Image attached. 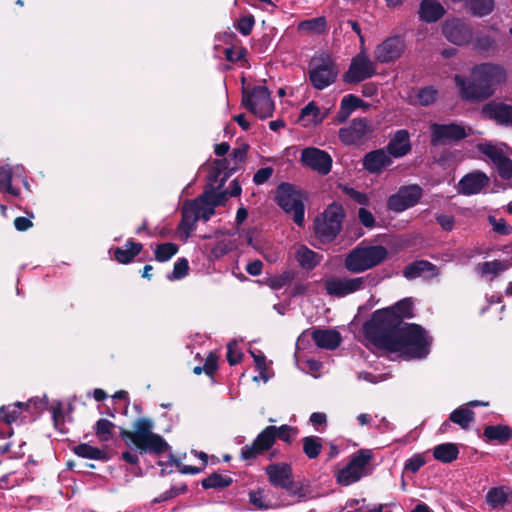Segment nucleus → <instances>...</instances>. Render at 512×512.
Here are the masks:
<instances>
[{
	"mask_svg": "<svg viewBox=\"0 0 512 512\" xmlns=\"http://www.w3.org/2000/svg\"><path fill=\"white\" fill-rule=\"evenodd\" d=\"M375 347L389 352H399L409 359H424L431 350L433 338L421 326L415 323L397 328L372 332L365 335Z\"/></svg>",
	"mask_w": 512,
	"mask_h": 512,
	"instance_id": "nucleus-1",
	"label": "nucleus"
},
{
	"mask_svg": "<svg viewBox=\"0 0 512 512\" xmlns=\"http://www.w3.org/2000/svg\"><path fill=\"white\" fill-rule=\"evenodd\" d=\"M154 423L149 418H138L134 425V431L121 429L120 436L127 445L132 443L141 454L160 455L170 449L167 441L159 434L154 433Z\"/></svg>",
	"mask_w": 512,
	"mask_h": 512,
	"instance_id": "nucleus-2",
	"label": "nucleus"
},
{
	"mask_svg": "<svg viewBox=\"0 0 512 512\" xmlns=\"http://www.w3.org/2000/svg\"><path fill=\"white\" fill-rule=\"evenodd\" d=\"M413 307V299L404 298L391 307L376 310L363 326L364 335L407 325L404 319L414 317Z\"/></svg>",
	"mask_w": 512,
	"mask_h": 512,
	"instance_id": "nucleus-3",
	"label": "nucleus"
},
{
	"mask_svg": "<svg viewBox=\"0 0 512 512\" xmlns=\"http://www.w3.org/2000/svg\"><path fill=\"white\" fill-rule=\"evenodd\" d=\"M388 255L382 245L357 246L346 256L344 266L351 273H362L382 263Z\"/></svg>",
	"mask_w": 512,
	"mask_h": 512,
	"instance_id": "nucleus-4",
	"label": "nucleus"
},
{
	"mask_svg": "<svg viewBox=\"0 0 512 512\" xmlns=\"http://www.w3.org/2000/svg\"><path fill=\"white\" fill-rule=\"evenodd\" d=\"M338 68L330 55H315L309 62V79L317 90H323L333 84L338 76Z\"/></svg>",
	"mask_w": 512,
	"mask_h": 512,
	"instance_id": "nucleus-5",
	"label": "nucleus"
},
{
	"mask_svg": "<svg viewBox=\"0 0 512 512\" xmlns=\"http://www.w3.org/2000/svg\"><path fill=\"white\" fill-rule=\"evenodd\" d=\"M344 210L338 204L329 205L321 217L315 220V234L323 242H329L335 239L342 227Z\"/></svg>",
	"mask_w": 512,
	"mask_h": 512,
	"instance_id": "nucleus-6",
	"label": "nucleus"
},
{
	"mask_svg": "<svg viewBox=\"0 0 512 512\" xmlns=\"http://www.w3.org/2000/svg\"><path fill=\"white\" fill-rule=\"evenodd\" d=\"M242 105L261 119L271 117L274 103L266 86H255L251 91L242 89Z\"/></svg>",
	"mask_w": 512,
	"mask_h": 512,
	"instance_id": "nucleus-7",
	"label": "nucleus"
},
{
	"mask_svg": "<svg viewBox=\"0 0 512 512\" xmlns=\"http://www.w3.org/2000/svg\"><path fill=\"white\" fill-rule=\"evenodd\" d=\"M276 200L286 213L293 215V221L297 225H303L305 207L300 191L289 183H282L277 188Z\"/></svg>",
	"mask_w": 512,
	"mask_h": 512,
	"instance_id": "nucleus-8",
	"label": "nucleus"
},
{
	"mask_svg": "<svg viewBox=\"0 0 512 512\" xmlns=\"http://www.w3.org/2000/svg\"><path fill=\"white\" fill-rule=\"evenodd\" d=\"M373 457L371 450L360 449L352 455L350 462L337 474V481L342 485L357 482L365 475V468Z\"/></svg>",
	"mask_w": 512,
	"mask_h": 512,
	"instance_id": "nucleus-9",
	"label": "nucleus"
},
{
	"mask_svg": "<svg viewBox=\"0 0 512 512\" xmlns=\"http://www.w3.org/2000/svg\"><path fill=\"white\" fill-rule=\"evenodd\" d=\"M376 73V64L367 54L360 52L352 58L348 70L343 74V81L346 84H358L372 78Z\"/></svg>",
	"mask_w": 512,
	"mask_h": 512,
	"instance_id": "nucleus-10",
	"label": "nucleus"
},
{
	"mask_svg": "<svg viewBox=\"0 0 512 512\" xmlns=\"http://www.w3.org/2000/svg\"><path fill=\"white\" fill-rule=\"evenodd\" d=\"M476 148L493 163L497 174L502 180L512 179V160L500 146L492 142H484L478 143Z\"/></svg>",
	"mask_w": 512,
	"mask_h": 512,
	"instance_id": "nucleus-11",
	"label": "nucleus"
},
{
	"mask_svg": "<svg viewBox=\"0 0 512 512\" xmlns=\"http://www.w3.org/2000/svg\"><path fill=\"white\" fill-rule=\"evenodd\" d=\"M431 144L433 146L456 143L467 137L465 127L458 123L430 125Z\"/></svg>",
	"mask_w": 512,
	"mask_h": 512,
	"instance_id": "nucleus-12",
	"label": "nucleus"
},
{
	"mask_svg": "<svg viewBox=\"0 0 512 512\" xmlns=\"http://www.w3.org/2000/svg\"><path fill=\"white\" fill-rule=\"evenodd\" d=\"M421 196L422 188L419 185L403 186L388 198L387 207L393 212H403L416 205Z\"/></svg>",
	"mask_w": 512,
	"mask_h": 512,
	"instance_id": "nucleus-13",
	"label": "nucleus"
},
{
	"mask_svg": "<svg viewBox=\"0 0 512 512\" xmlns=\"http://www.w3.org/2000/svg\"><path fill=\"white\" fill-rule=\"evenodd\" d=\"M472 76L493 94L494 86L505 81L506 71L499 64L482 63L473 68Z\"/></svg>",
	"mask_w": 512,
	"mask_h": 512,
	"instance_id": "nucleus-14",
	"label": "nucleus"
},
{
	"mask_svg": "<svg viewBox=\"0 0 512 512\" xmlns=\"http://www.w3.org/2000/svg\"><path fill=\"white\" fill-rule=\"evenodd\" d=\"M442 33L449 42L458 46L468 44L473 35L471 27L458 18L447 19L442 26Z\"/></svg>",
	"mask_w": 512,
	"mask_h": 512,
	"instance_id": "nucleus-15",
	"label": "nucleus"
},
{
	"mask_svg": "<svg viewBox=\"0 0 512 512\" xmlns=\"http://www.w3.org/2000/svg\"><path fill=\"white\" fill-rule=\"evenodd\" d=\"M274 430H276V426L271 425L261 431L251 445H245L241 449V458L243 460H252L269 450L276 440Z\"/></svg>",
	"mask_w": 512,
	"mask_h": 512,
	"instance_id": "nucleus-16",
	"label": "nucleus"
},
{
	"mask_svg": "<svg viewBox=\"0 0 512 512\" xmlns=\"http://www.w3.org/2000/svg\"><path fill=\"white\" fill-rule=\"evenodd\" d=\"M454 81L456 86L459 88L461 97L464 100L481 101L492 95V91L483 87L481 82L474 77L473 79H469L461 75H455Z\"/></svg>",
	"mask_w": 512,
	"mask_h": 512,
	"instance_id": "nucleus-17",
	"label": "nucleus"
},
{
	"mask_svg": "<svg viewBox=\"0 0 512 512\" xmlns=\"http://www.w3.org/2000/svg\"><path fill=\"white\" fill-rule=\"evenodd\" d=\"M310 335L316 346L322 349L334 350L341 343V335L338 331L333 329L314 328L311 331L305 330L298 337L297 343H303L305 338Z\"/></svg>",
	"mask_w": 512,
	"mask_h": 512,
	"instance_id": "nucleus-18",
	"label": "nucleus"
},
{
	"mask_svg": "<svg viewBox=\"0 0 512 512\" xmlns=\"http://www.w3.org/2000/svg\"><path fill=\"white\" fill-rule=\"evenodd\" d=\"M366 278H330L325 281V289L329 295L344 297L364 288Z\"/></svg>",
	"mask_w": 512,
	"mask_h": 512,
	"instance_id": "nucleus-19",
	"label": "nucleus"
},
{
	"mask_svg": "<svg viewBox=\"0 0 512 512\" xmlns=\"http://www.w3.org/2000/svg\"><path fill=\"white\" fill-rule=\"evenodd\" d=\"M404 49V40L400 36H391L376 46L374 58L379 63H389L398 59Z\"/></svg>",
	"mask_w": 512,
	"mask_h": 512,
	"instance_id": "nucleus-20",
	"label": "nucleus"
},
{
	"mask_svg": "<svg viewBox=\"0 0 512 512\" xmlns=\"http://www.w3.org/2000/svg\"><path fill=\"white\" fill-rule=\"evenodd\" d=\"M301 161L321 175H327L331 171L332 158L324 150L314 147L305 148L301 153Z\"/></svg>",
	"mask_w": 512,
	"mask_h": 512,
	"instance_id": "nucleus-21",
	"label": "nucleus"
},
{
	"mask_svg": "<svg viewBox=\"0 0 512 512\" xmlns=\"http://www.w3.org/2000/svg\"><path fill=\"white\" fill-rule=\"evenodd\" d=\"M372 132V124L366 118H355L349 126L339 130V138L346 145L357 144Z\"/></svg>",
	"mask_w": 512,
	"mask_h": 512,
	"instance_id": "nucleus-22",
	"label": "nucleus"
},
{
	"mask_svg": "<svg viewBox=\"0 0 512 512\" xmlns=\"http://www.w3.org/2000/svg\"><path fill=\"white\" fill-rule=\"evenodd\" d=\"M482 114L498 125L512 127V105L510 104L490 101L483 106Z\"/></svg>",
	"mask_w": 512,
	"mask_h": 512,
	"instance_id": "nucleus-23",
	"label": "nucleus"
},
{
	"mask_svg": "<svg viewBox=\"0 0 512 512\" xmlns=\"http://www.w3.org/2000/svg\"><path fill=\"white\" fill-rule=\"evenodd\" d=\"M265 472L268 476L269 482L274 487L284 489L293 479L292 468L287 463L270 464L265 468Z\"/></svg>",
	"mask_w": 512,
	"mask_h": 512,
	"instance_id": "nucleus-24",
	"label": "nucleus"
},
{
	"mask_svg": "<svg viewBox=\"0 0 512 512\" xmlns=\"http://www.w3.org/2000/svg\"><path fill=\"white\" fill-rule=\"evenodd\" d=\"M391 164L390 155L384 149L370 151L363 158V167L369 173L378 174Z\"/></svg>",
	"mask_w": 512,
	"mask_h": 512,
	"instance_id": "nucleus-25",
	"label": "nucleus"
},
{
	"mask_svg": "<svg viewBox=\"0 0 512 512\" xmlns=\"http://www.w3.org/2000/svg\"><path fill=\"white\" fill-rule=\"evenodd\" d=\"M489 183L484 172L475 171L465 175L459 182V191L464 195L479 193Z\"/></svg>",
	"mask_w": 512,
	"mask_h": 512,
	"instance_id": "nucleus-26",
	"label": "nucleus"
},
{
	"mask_svg": "<svg viewBox=\"0 0 512 512\" xmlns=\"http://www.w3.org/2000/svg\"><path fill=\"white\" fill-rule=\"evenodd\" d=\"M411 150L410 136L407 130L395 132L387 145V152L395 158L403 157Z\"/></svg>",
	"mask_w": 512,
	"mask_h": 512,
	"instance_id": "nucleus-27",
	"label": "nucleus"
},
{
	"mask_svg": "<svg viewBox=\"0 0 512 512\" xmlns=\"http://www.w3.org/2000/svg\"><path fill=\"white\" fill-rule=\"evenodd\" d=\"M419 18L427 23H434L445 14V9L437 0H423L419 7Z\"/></svg>",
	"mask_w": 512,
	"mask_h": 512,
	"instance_id": "nucleus-28",
	"label": "nucleus"
},
{
	"mask_svg": "<svg viewBox=\"0 0 512 512\" xmlns=\"http://www.w3.org/2000/svg\"><path fill=\"white\" fill-rule=\"evenodd\" d=\"M429 273L430 275H435L436 266L429 261L418 260L413 263L407 265L404 268L403 275L408 280L415 279L423 276L424 274Z\"/></svg>",
	"mask_w": 512,
	"mask_h": 512,
	"instance_id": "nucleus-29",
	"label": "nucleus"
},
{
	"mask_svg": "<svg viewBox=\"0 0 512 512\" xmlns=\"http://www.w3.org/2000/svg\"><path fill=\"white\" fill-rule=\"evenodd\" d=\"M143 248V245L133 240H128L124 247H117L114 250V258L121 264L130 263Z\"/></svg>",
	"mask_w": 512,
	"mask_h": 512,
	"instance_id": "nucleus-30",
	"label": "nucleus"
},
{
	"mask_svg": "<svg viewBox=\"0 0 512 512\" xmlns=\"http://www.w3.org/2000/svg\"><path fill=\"white\" fill-rule=\"evenodd\" d=\"M363 106H365V103L359 97L353 94L344 96L341 100L340 109L337 113L338 122H345L353 111Z\"/></svg>",
	"mask_w": 512,
	"mask_h": 512,
	"instance_id": "nucleus-31",
	"label": "nucleus"
},
{
	"mask_svg": "<svg viewBox=\"0 0 512 512\" xmlns=\"http://www.w3.org/2000/svg\"><path fill=\"white\" fill-rule=\"evenodd\" d=\"M197 213L194 212L190 204L185 205L182 209V219L178 225V230L183 235V238L187 240L192 231L195 229V224L198 221Z\"/></svg>",
	"mask_w": 512,
	"mask_h": 512,
	"instance_id": "nucleus-32",
	"label": "nucleus"
},
{
	"mask_svg": "<svg viewBox=\"0 0 512 512\" xmlns=\"http://www.w3.org/2000/svg\"><path fill=\"white\" fill-rule=\"evenodd\" d=\"M295 258L303 269L311 270L319 265L322 260V255H319L306 246H301L298 248Z\"/></svg>",
	"mask_w": 512,
	"mask_h": 512,
	"instance_id": "nucleus-33",
	"label": "nucleus"
},
{
	"mask_svg": "<svg viewBox=\"0 0 512 512\" xmlns=\"http://www.w3.org/2000/svg\"><path fill=\"white\" fill-rule=\"evenodd\" d=\"M459 450L454 443H443L433 449V456L436 460L443 463H451L457 459Z\"/></svg>",
	"mask_w": 512,
	"mask_h": 512,
	"instance_id": "nucleus-34",
	"label": "nucleus"
},
{
	"mask_svg": "<svg viewBox=\"0 0 512 512\" xmlns=\"http://www.w3.org/2000/svg\"><path fill=\"white\" fill-rule=\"evenodd\" d=\"M28 408V403L24 402H15L7 406H2L0 407V419L7 424H12L20 417L22 411Z\"/></svg>",
	"mask_w": 512,
	"mask_h": 512,
	"instance_id": "nucleus-35",
	"label": "nucleus"
},
{
	"mask_svg": "<svg viewBox=\"0 0 512 512\" xmlns=\"http://www.w3.org/2000/svg\"><path fill=\"white\" fill-rule=\"evenodd\" d=\"M510 494V489L507 487L491 488L486 494V502L492 508L503 507L508 501Z\"/></svg>",
	"mask_w": 512,
	"mask_h": 512,
	"instance_id": "nucleus-36",
	"label": "nucleus"
},
{
	"mask_svg": "<svg viewBox=\"0 0 512 512\" xmlns=\"http://www.w3.org/2000/svg\"><path fill=\"white\" fill-rule=\"evenodd\" d=\"M73 452L82 458L107 461L108 456L104 450L93 447L87 443H82L73 448Z\"/></svg>",
	"mask_w": 512,
	"mask_h": 512,
	"instance_id": "nucleus-37",
	"label": "nucleus"
},
{
	"mask_svg": "<svg viewBox=\"0 0 512 512\" xmlns=\"http://www.w3.org/2000/svg\"><path fill=\"white\" fill-rule=\"evenodd\" d=\"M484 436L488 440L505 443L512 437V430L506 425H491L485 427Z\"/></svg>",
	"mask_w": 512,
	"mask_h": 512,
	"instance_id": "nucleus-38",
	"label": "nucleus"
},
{
	"mask_svg": "<svg viewBox=\"0 0 512 512\" xmlns=\"http://www.w3.org/2000/svg\"><path fill=\"white\" fill-rule=\"evenodd\" d=\"M474 412L465 406L455 409L449 416V420L459 425L462 429H468L475 419Z\"/></svg>",
	"mask_w": 512,
	"mask_h": 512,
	"instance_id": "nucleus-39",
	"label": "nucleus"
},
{
	"mask_svg": "<svg viewBox=\"0 0 512 512\" xmlns=\"http://www.w3.org/2000/svg\"><path fill=\"white\" fill-rule=\"evenodd\" d=\"M12 176L13 171L10 165L6 164L0 167V191L17 197L20 191L12 186Z\"/></svg>",
	"mask_w": 512,
	"mask_h": 512,
	"instance_id": "nucleus-40",
	"label": "nucleus"
},
{
	"mask_svg": "<svg viewBox=\"0 0 512 512\" xmlns=\"http://www.w3.org/2000/svg\"><path fill=\"white\" fill-rule=\"evenodd\" d=\"M232 483L233 480L230 476L216 472L201 481L204 489H222L229 487Z\"/></svg>",
	"mask_w": 512,
	"mask_h": 512,
	"instance_id": "nucleus-41",
	"label": "nucleus"
},
{
	"mask_svg": "<svg viewBox=\"0 0 512 512\" xmlns=\"http://www.w3.org/2000/svg\"><path fill=\"white\" fill-rule=\"evenodd\" d=\"M323 116L315 104V102H309L304 108H302L299 119L305 122L306 125L319 124L323 121Z\"/></svg>",
	"mask_w": 512,
	"mask_h": 512,
	"instance_id": "nucleus-42",
	"label": "nucleus"
},
{
	"mask_svg": "<svg viewBox=\"0 0 512 512\" xmlns=\"http://www.w3.org/2000/svg\"><path fill=\"white\" fill-rule=\"evenodd\" d=\"M325 17H316L308 20L301 21L298 24L299 32H306L311 34H321L326 29Z\"/></svg>",
	"mask_w": 512,
	"mask_h": 512,
	"instance_id": "nucleus-43",
	"label": "nucleus"
},
{
	"mask_svg": "<svg viewBox=\"0 0 512 512\" xmlns=\"http://www.w3.org/2000/svg\"><path fill=\"white\" fill-rule=\"evenodd\" d=\"M303 452L309 459L317 458L322 450L321 439L316 436H307L302 439Z\"/></svg>",
	"mask_w": 512,
	"mask_h": 512,
	"instance_id": "nucleus-44",
	"label": "nucleus"
},
{
	"mask_svg": "<svg viewBox=\"0 0 512 512\" xmlns=\"http://www.w3.org/2000/svg\"><path fill=\"white\" fill-rule=\"evenodd\" d=\"M115 424L108 419L101 418L95 424V434L102 442H107L112 438V431Z\"/></svg>",
	"mask_w": 512,
	"mask_h": 512,
	"instance_id": "nucleus-45",
	"label": "nucleus"
},
{
	"mask_svg": "<svg viewBox=\"0 0 512 512\" xmlns=\"http://www.w3.org/2000/svg\"><path fill=\"white\" fill-rule=\"evenodd\" d=\"M198 219L208 221L215 213V209L207 202L201 201L200 197L190 203Z\"/></svg>",
	"mask_w": 512,
	"mask_h": 512,
	"instance_id": "nucleus-46",
	"label": "nucleus"
},
{
	"mask_svg": "<svg viewBox=\"0 0 512 512\" xmlns=\"http://www.w3.org/2000/svg\"><path fill=\"white\" fill-rule=\"evenodd\" d=\"M178 252V246L174 243H162L155 249V258L159 262L171 259Z\"/></svg>",
	"mask_w": 512,
	"mask_h": 512,
	"instance_id": "nucleus-47",
	"label": "nucleus"
},
{
	"mask_svg": "<svg viewBox=\"0 0 512 512\" xmlns=\"http://www.w3.org/2000/svg\"><path fill=\"white\" fill-rule=\"evenodd\" d=\"M507 268L508 265L500 260L487 261L478 265V270L482 275L493 274L494 276H497Z\"/></svg>",
	"mask_w": 512,
	"mask_h": 512,
	"instance_id": "nucleus-48",
	"label": "nucleus"
},
{
	"mask_svg": "<svg viewBox=\"0 0 512 512\" xmlns=\"http://www.w3.org/2000/svg\"><path fill=\"white\" fill-rule=\"evenodd\" d=\"M470 10L474 15L485 16L488 15L494 6L493 0H467Z\"/></svg>",
	"mask_w": 512,
	"mask_h": 512,
	"instance_id": "nucleus-49",
	"label": "nucleus"
},
{
	"mask_svg": "<svg viewBox=\"0 0 512 512\" xmlns=\"http://www.w3.org/2000/svg\"><path fill=\"white\" fill-rule=\"evenodd\" d=\"M474 46L476 50L485 54L494 53L497 49L494 38L489 35L477 36Z\"/></svg>",
	"mask_w": 512,
	"mask_h": 512,
	"instance_id": "nucleus-50",
	"label": "nucleus"
},
{
	"mask_svg": "<svg viewBox=\"0 0 512 512\" xmlns=\"http://www.w3.org/2000/svg\"><path fill=\"white\" fill-rule=\"evenodd\" d=\"M201 201L209 203L214 209L216 206L222 205L227 200V192L205 191L200 196Z\"/></svg>",
	"mask_w": 512,
	"mask_h": 512,
	"instance_id": "nucleus-51",
	"label": "nucleus"
},
{
	"mask_svg": "<svg viewBox=\"0 0 512 512\" xmlns=\"http://www.w3.org/2000/svg\"><path fill=\"white\" fill-rule=\"evenodd\" d=\"M188 271H189V264H188L187 259L180 258L175 262L173 271L171 274H169L167 276V278L171 281L179 280V279L184 278L188 274Z\"/></svg>",
	"mask_w": 512,
	"mask_h": 512,
	"instance_id": "nucleus-52",
	"label": "nucleus"
},
{
	"mask_svg": "<svg viewBox=\"0 0 512 512\" xmlns=\"http://www.w3.org/2000/svg\"><path fill=\"white\" fill-rule=\"evenodd\" d=\"M437 91L431 87L422 88L418 93V100L422 106H428L435 102Z\"/></svg>",
	"mask_w": 512,
	"mask_h": 512,
	"instance_id": "nucleus-53",
	"label": "nucleus"
},
{
	"mask_svg": "<svg viewBox=\"0 0 512 512\" xmlns=\"http://www.w3.org/2000/svg\"><path fill=\"white\" fill-rule=\"evenodd\" d=\"M187 490L186 485L181 486H172L169 490L163 492L159 495V497L155 498L153 500L154 503H160L164 501H168L170 499H173L177 497L178 495L184 493Z\"/></svg>",
	"mask_w": 512,
	"mask_h": 512,
	"instance_id": "nucleus-54",
	"label": "nucleus"
},
{
	"mask_svg": "<svg viewBox=\"0 0 512 512\" xmlns=\"http://www.w3.org/2000/svg\"><path fill=\"white\" fill-rule=\"evenodd\" d=\"M214 167L219 170L221 173L224 172V176L223 178L221 179V182L218 186V188H221L225 181L227 180V178L231 175V173L235 170V167H229V160L227 158H223V159H217L214 161Z\"/></svg>",
	"mask_w": 512,
	"mask_h": 512,
	"instance_id": "nucleus-55",
	"label": "nucleus"
},
{
	"mask_svg": "<svg viewBox=\"0 0 512 512\" xmlns=\"http://www.w3.org/2000/svg\"><path fill=\"white\" fill-rule=\"evenodd\" d=\"M249 500L250 503L259 510H268L272 508V505L264 500L261 491H251L249 493Z\"/></svg>",
	"mask_w": 512,
	"mask_h": 512,
	"instance_id": "nucleus-56",
	"label": "nucleus"
},
{
	"mask_svg": "<svg viewBox=\"0 0 512 512\" xmlns=\"http://www.w3.org/2000/svg\"><path fill=\"white\" fill-rule=\"evenodd\" d=\"M296 434V429L289 425H282L280 427H276L274 430L275 439L279 438L280 440L290 443L292 440V436Z\"/></svg>",
	"mask_w": 512,
	"mask_h": 512,
	"instance_id": "nucleus-57",
	"label": "nucleus"
},
{
	"mask_svg": "<svg viewBox=\"0 0 512 512\" xmlns=\"http://www.w3.org/2000/svg\"><path fill=\"white\" fill-rule=\"evenodd\" d=\"M255 20L252 15L242 17L238 20L236 29L244 36H248L254 26Z\"/></svg>",
	"mask_w": 512,
	"mask_h": 512,
	"instance_id": "nucleus-58",
	"label": "nucleus"
},
{
	"mask_svg": "<svg viewBox=\"0 0 512 512\" xmlns=\"http://www.w3.org/2000/svg\"><path fill=\"white\" fill-rule=\"evenodd\" d=\"M425 465V459L420 454H415L409 458L404 465V469L412 473H416Z\"/></svg>",
	"mask_w": 512,
	"mask_h": 512,
	"instance_id": "nucleus-59",
	"label": "nucleus"
},
{
	"mask_svg": "<svg viewBox=\"0 0 512 512\" xmlns=\"http://www.w3.org/2000/svg\"><path fill=\"white\" fill-rule=\"evenodd\" d=\"M489 222L493 226V230L501 235H508L511 232V227L507 224L504 219H496L489 217Z\"/></svg>",
	"mask_w": 512,
	"mask_h": 512,
	"instance_id": "nucleus-60",
	"label": "nucleus"
},
{
	"mask_svg": "<svg viewBox=\"0 0 512 512\" xmlns=\"http://www.w3.org/2000/svg\"><path fill=\"white\" fill-rule=\"evenodd\" d=\"M435 219L445 231H452L455 225V218L452 215L436 214Z\"/></svg>",
	"mask_w": 512,
	"mask_h": 512,
	"instance_id": "nucleus-61",
	"label": "nucleus"
},
{
	"mask_svg": "<svg viewBox=\"0 0 512 512\" xmlns=\"http://www.w3.org/2000/svg\"><path fill=\"white\" fill-rule=\"evenodd\" d=\"M358 218L363 226L366 228H373L375 225L374 216L366 208L361 207L358 211Z\"/></svg>",
	"mask_w": 512,
	"mask_h": 512,
	"instance_id": "nucleus-62",
	"label": "nucleus"
},
{
	"mask_svg": "<svg viewBox=\"0 0 512 512\" xmlns=\"http://www.w3.org/2000/svg\"><path fill=\"white\" fill-rule=\"evenodd\" d=\"M345 193L360 205H368L369 198L366 194L355 190L354 188H344Z\"/></svg>",
	"mask_w": 512,
	"mask_h": 512,
	"instance_id": "nucleus-63",
	"label": "nucleus"
},
{
	"mask_svg": "<svg viewBox=\"0 0 512 512\" xmlns=\"http://www.w3.org/2000/svg\"><path fill=\"white\" fill-rule=\"evenodd\" d=\"M284 490H286L290 495L297 496L299 498L306 496V490L304 486L299 482H295L293 479L290 481L287 487L284 488Z\"/></svg>",
	"mask_w": 512,
	"mask_h": 512,
	"instance_id": "nucleus-64",
	"label": "nucleus"
}]
</instances>
